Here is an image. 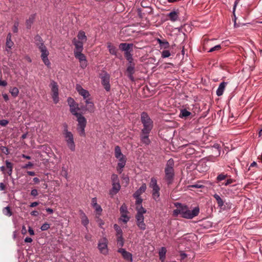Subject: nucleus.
I'll return each instance as SVG.
<instances>
[{
	"mask_svg": "<svg viewBox=\"0 0 262 262\" xmlns=\"http://www.w3.org/2000/svg\"><path fill=\"white\" fill-rule=\"evenodd\" d=\"M118 161L117 170L121 173L123 170V168L125 166L126 162V158L124 155L119 157V158H116Z\"/></svg>",
	"mask_w": 262,
	"mask_h": 262,
	"instance_id": "13",
	"label": "nucleus"
},
{
	"mask_svg": "<svg viewBox=\"0 0 262 262\" xmlns=\"http://www.w3.org/2000/svg\"><path fill=\"white\" fill-rule=\"evenodd\" d=\"M50 86L51 89L52 98L54 102L57 103L59 101L58 85L56 82L52 81L51 82Z\"/></svg>",
	"mask_w": 262,
	"mask_h": 262,
	"instance_id": "11",
	"label": "nucleus"
},
{
	"mask_svg": "<svg viewBox=\"0 0 262 262\" xmlns=\"http://www.w3.org/2000/svg\"><path fill=\"white\" fill-rule=\"evenodd\" d=\"M5 188V186L3 183H0V190H4Z\"/></svg>",
	"mask_w": 262,
	"mask_h": 262,
	"instance_id": "62",
	"label": "nucleus"
},
{
	"mask_svg": "<svg viewBox=\"0 0 262 262\" xmlns=\"http://www.w3.org/2000/svg\"><path fill=\"white\" fill-rule=\"evenodd\" d=\"M68 103L69 104V106H70L71 104H76V103L75 102L74 100L71 98H69L68 99Z\"/></svg>",
	"mask_w": 262,
	"mask_h": 262,
	"instance_id": "53",
	"label": "nucleus"
},
{
	"mask_svg": "<svg viewBox=\"0 0 262 262\" xmlns=\"http://www.w3.org/2000/svg\"><path fill=\"white\" fill-rule=\"evenodd\" d=\"M38 203L37 202H33L30 205V206L31 207H34L35 206H36L37 205H38Z\"/></svg>",
	"mask_w": 262,
	"mask_h": 262,
	"instance_id": "58",
	"label": "nucleus"
},
{
	"mask_svg": "<svg viewBox=\"0 0 262 262\" xmlns=\"http://www.w3.org/2000/svg\"><path fill=\"white\" fill-rule=\"evenodd\" d=\"M114 155H115V158H119V157H121L123 155L121 151V149L119 146H116L115 147Z\"/></svg>",
	"mask_w": 262,
	"mask_h": 262,
	"instance_id": "34",
	"label": "nucleus"
},
{
	"mask_svg": "<svg viewBox=\"0 0 262 262\" xmlns=\"http://www.w3.org/2000/svg\"><path fill=\"white\" fill-rule=\"evenodd\" d=\"M8 121H7V120H0V125L5 126L8 124Z\"/></svg>",
	"mask_w": 262,
	"mask_h": 262,
	"instance_id": "50",
	"label": "nucleus"
},
{
	"mask_svg": "<svg viewBox=\"0 0 262 262\" xmlns=\"http://www.w3.org/2000/svg\"><path fill=\"white\" fill-rule=\"evenodd\" d=\"M118 252L121 254L123 258L129 262L133 261V255L132 254L125 250V249L120 248L118 250Z\"/></svg>",
	"mask_w": 262,
	"mask_h": 262,
	"instance_id": "14",
	"label": "nucleus"
},
{
	"mask_svg": "<svg viewBox=\"0 0 262 262\" xmlns=\"http://www.w3.org/2000/svg\"><path fill=\"white\" fill-rule=\"evenodd\" d=\"M173 166V161L171 159L169 160L167 163L165 169V180L167 181L168 184L172 183L173 178L174 170Z\"/></svg>",
	"mask_w": 262,
	"mask_h": 262,
	"instance_id": "5",
	"label": "nucleus"
},
{
	"mask_svg": "<svg viewBox=\"0 0 262 262\" xmlns=\"http://www.w3.org/2000/svg\"><path fill=\"white\" fill-rule=\"evenodd\" d=\"M166 252V248H164V247L161 248V249H160V251L159 252V256H160V259L162 261L165 259Z\"/></svg>",
	"mask_w": 262,
	"mask_h": 262,
	"instance_id": "31",
	"label": "nucleus"
},
{
	"mask_svg": "<svg viewBox=\"0 0 262 262\" xmlns=\"http://www.w3.org/2000/svg\"><path fill=\"white\" fill-rule=\"evenodd\" d=\"M102 84L103 85L105 89L107 91H109L110 90V76L108 74H105L102 77Z\"/></svg>",
	"mask_w": 262,
	"mask_h": 262,
	"instance_id": "15",
	"label": "nucleus"
},
{
	"mask_svg": "<svg viewBox=\"0 0 262 262\" xmlns=\"http://www.w3.org/2000/svg\"><path fill=\"white\" fill-rule=\"evenodd\" d=\"M78 121L77 130L80 136L84 137L85 135V127L86 124V119L81 114L76 116Z\"/></svg>",
	"mask_w": 262,
	"mask_h": 262,
	"instance_id": "7",
	"label": "nucleus"
},
{
	"mask_svg": "<svg viewBox=\"0 0 262 262\" xmlns=\"http://www.w3.org/2000/svg\"><path fill=\"white\" fill-rule=\"evenodd\" d=\"M9 92L12 95V96L14 97H17L19 93V90L16 87L10 88L9 90Z\"/></svg>",
	"mask_w": 262,
	"mask_h": 262,
	"instance_id": "36",
	"label": "nucleus"
},
{
	"mask_svg": "<svg viewBox=\"0 0 262 262\" xmlns=\"http://www.w3.org/2000/svg\"><path fill=\"white\" fill-rule=\"evenodd\" d=\"M170 56V53L168 50H164L162 52V57L163 58L168 57Z\"/></svg>",
	"mask_w": 262,
	"mask_h": 262,
	"instance_id": "46",
	"label": "nucleus"
},
{
	"mask_svg": "<svg viewBox=\"0 0 262 262\" xmlns=\"http://www.w3.org/2000/svg\"><path fill=\"white\" fill-rule=\"evenodd\" d=\"M35 19V15H31L26 21L27 27L30 28L31 25L33 23Z\"/></svg>",
	"mask_w": 262,
	"mask_h": 262,
	"instance_id": "32",
	"label": "nucleus"
},
{
	"mask_svg": "<svg viewBox=\"0 0 262 262\" xmlns=\"http://www.w3.org/2000/svg\"><path fill=\"white\" fill-rule=\"evenodd\" d=\"M146 189V185L145 184H143L139 189L137 190L134 194V197H138L143 193Z\"/></svg>",
	"mask_w": 262,
	"mask_h": 262,
	"instance_id": "22",
	"label": "nucleus"
},
{
	"mask_svg": "<svg viewBox=\"0 0 262 262\" xmlns=\"http://www.w3.org/2000/svg\"><path fill=\"white\" fill-rule=\"evenodd\" d=\"M136 210L137 211L136 215L137 225L140 229L144 230L146 229V225L144 223L143 214L146 212V210L142 206H139Z\"/></svg>",
	"mask_w": 262,
	"mask_h": 262,
	"instance_id": "3",
	"label": "nucleus"
},
{
	"mask_svg": "<svg viewBox=\"0 0 262 262\" xmlns=\"http://www.w3.org/2000/svg\"><path fill=\"white\" fill-rule=\"evenodd\" d=\"M6 167L8 169L7 173L9 176H11L12 172L13 164L8 161H6Z\"/></svg>",
	"mask_w": 262,
	"mask_h": 262,
	"instance_id": "33",
	"label": "nucleus"
},
{
	"mask_svg": "<svg viewBox=\"0 0 262 262\" xmlns=\"http://www.w3.org/2000/svg\"><path fill=\"white\" fill-rule=\"evenodd\" d=\"M227 84V83L225 82H222V83H220L216 92V95L218 96H222L223 94L224 91L225 90Z\"/></svg>",
	"mask_w": 262,
	"mask_h": 262,
	"instance_id": "19",
	"label": "nucleus"
},
{
	"mask_svg": "<svg viewBox=\"0 0 262 262\" xmlns=\"http://www.w3.org/2000/svg\"><path fill=\"white\" fill-rule=\"evenodd\" d=\"M149 187H150L152 190V195L153 199L158 201L160 200V187L157 185V181L156 178H152L149 183Z\"/></svg>",
	"mask_w": 262,
	"mask_h": 262,
	"instance_id": "6",
	"label": "nucleus"
},
{
	"mask_svg": "<svg viewBox=\"0 0 262 262\" xmlns=\"http://www.w3.org/2000/svg\"><path fill=\"white\" fill-rule=\"evenodd\" d=\"M112 183L119 182L118 177L116 174H113L111 177Z\"/></svg>",
	"mask_w": 262,
	"mask_h": 262,
	"instance_id": "43",
	"label": "nucleus"
},
{
	"mask_svg": "<svg viewBox=\"0 0 262 262\" xmlns=\"http://www.w3.org/2000/svg\"><path fill=\"white\" fill-rule=\"evenodd\" d=\"M232 182H233L232 180H231V179H228V180L226 181V182L225 183V185L227 186V185H229V184H231Z\"/></svg>",
	"mask_w": 262,
	"mask_h": 262,
	"instance_id": "61",
	"label": "nucleus"
},
{
	"mask_svg": "<svg viewBox=\"0 0 262 262\" xmlns=\"http://www.w3.org/2000/svg\"><path fill=\"white\" fill-rule=\"evenodd\" d=\"M148 134H142L141 141L145 145H148L150 143V140L148 138Z\"/></svg>",
	"mask_w": 262,
	"mask_h": 262,
	"instance_id": "29",
	"label": "nucleus"
},
{
	"mask_svg": "<svg viewBox=\"0 0 262 262\" xmlns=\"http://www.w3.org/2000/svg\"><path fill=\"white\" fill-rule=\"evenodd\" d=\"M117 244L119 246L122 247L124 245V239L122 236H117Z\"/></svg>",
	"mask_w": 262,
	"mask_h": 262,
	"instance_id": "42",
	"label": "nucleus"
},
{
	"mask_svg": "<svg viewBox=\"0 0 262 262\" xmlns=\"http://www.w3.org/2000/svg\"><path fill=\"white\" fill-rule=\"evenodd\" d=\"M180 256H181V259H183L187 257V254L183 252H181Z\"/></svg>",
	"mask_w": 262,
	"mask_h": 262,
	"instance_id": "57",
	"label": "nucleus"
},
{
	"mask_svg": "<svg viewBox=\"0 0 262 262\" xmlns=\"http://www.w3.org/2000/svg\"><path fill=\"white\" fill-rule=\"evenodd\" d=\"M120 212L121 216L119 218V221L123 222L124 223H126L129 221L130 217L128 215L129 212L127 210V207L125 204H123L120 207Z\"/></svg>",
	"mask_w": 262,
	"mask_h": 262,
	"instance_id": "10",
	"label": "nucleus"
},
{
	"mask_svg": "<svg viewBox=\"0 0 262 262\" xmlns=\"http://www.w3.org/2000/svg\"><path fill=\"white\" fill-rule=\"evenodd\" d=\"M28 232H29V233H30V235H34V230L30 227H29Z\"/></svg>",
	"mask_w": 262,
	"mask_h": 262,
	"instance_id": "55",
	"label": "nucleus"
},
{
	"mask_svg": "<svg viewBox=\"0 0 262 262\" xmlns=\"http://www.w3.org/2000/svg\"><path fill=\"white\" fill-rule=\"evenodd\" d=\"M86 104V110L90 112H93L95 110L94 103L90 99H87L85 101Z\"/></svg>",
	"mask_w": 262,
	"mask_h": 262,
	"instance_id": "20",
	"label": "nucleus"
},
{
	"mask_svg": "<svg viewBox=\"0 0 262 262\" xmlns=\"http://www.w3.org/2000/svg\"><path fill=\"white\" fill-rule=\"evenodd\" d=\"M81 219L82 225L86 227L89 224V221L84 213H82Z\"/></svg>",
	"mask_w": 262,
	"mask_h": 262,
	"instance_id": "35",
	"label": "nucleus"
},
{
	"mask_svg": "<svg viewBox=\"0 0 262 262\" xmlns=\"http://www.w3.org/2000/svg\"><path fill=\"white\" fill-rule=\"evenodd\" d=\"M122 236V231L120 228L116 231V236Z\"/></svg>",
	"mask_w": 262,
	"mask_h": 262,
	"instance_id": "54",
	"label": "nucleus"
},
{
	"mask_svg": "<svg viewBox=\"0 0 262 262\" xmlns=\"http://www.w3.org/2000/svg\"><path fill=\"white\" fill-rule=\"evenodd\" d=\"M71 113L75 116L76 117L80 114L78 113V111L79 110L78 104H71L70 106Z\"/></svg>",
	"mask_w": 262,
	"mask_h": 262,
	"instance_id": "21",
	"label": "nucleus"
},
{
	"mask_svg": "<svg viewBox=\"0 0 262 262\" xmlns=\"http://www.w3.org/2000/svg\"><path fill=\"white\" fill-rule=\"evenodd\" d=\"M63 135L68 147L72 151H74L75 149V145L74 141V138L72 133L70 132H69L67 129H65Z\"/></svg>",
	"mask_w": 262,
	"mask_h": 262,
	"instance_id": "9",
	"label": "nucleus"
},
{
	"mask_svg": "<svg viewBox=\"0 0 262 262\" xmlns=\"http://www.w3.org/2000/svg\"><path fill=\"white\" fill-rule=\"evenodd\" d=\"M227 177V175H225L223 174H219L217 177V180L218 181H222L223 180H224Z\"/></svg>",
	"mask_w": 262,
	"mask_h": 262,
	"instance_id": "49",
	"label": "nucleus"
},
{
	"mask_svg": "<svg viewBox=\"0 0 262 262\" xmlns=\"http://www.w3.org/2000/svg\"><path fill=\"white\" fill-rule=\"evenodd\" d=\"M141 119L144 126L142 133L143 134H149L152 128V121L145 113H142Z\"/></svg>",
	"mask_w": 262,
	"mask_h": 262,
	"instance_id": "4",
	"label": "nucleus"
},
{
	"mask_svg": "<svg viewBox=\"0 0 262 262\" xmlns=\"http://www.w3.org/2000/svg\"><path fill=\"white\" fill-rule=\"evenodd\" d=\"M25 242L26 243H31L32 242V239L31 237H27L25 239Z\"/></svg>",
	"mask_w": 262,
	"mask_h": 262,
	"instance_id": "56",
	"label": "nucleus"
},
{
	"mask_svg": "<svg viewBox=\"0 0 262 262\" xmlns=\"http://www.w3.org/2000/svg\"><path fill=\"white\" fill-rule=\"evenodd\" d=\"M38 212L37 211H33L31 212V214L33 216H37L38 215Z\"/></svg>",
	"mask_w": 262,
	"mask_h": 262,
	"instance_id": "60",
	"label": "nucleus"
},
{
	"mask_svg": "<svg viewBox=\"0 0 262 262\" xmlns=\"http://www.w3.org/2000/svg\"><path fill=\"white\" fill-rule=\"evenodd\" d=\"M50 227V225L47 223H44L40 227L42 231H46Z\"/></svg>",
	"mask_w": 262,
	"mask_h": 262,
	"instance_id": "45",
	"label": "nucleus"
},
{
	"mask_svg": "<svg viewBox=\"0 0 262 262\" xmlns=\"http://www.w3.org/2000/svg\"><path fill=\"white\" fill-rule=\"evenodd\" d=\"M221 48V47L220 45H216L215 46H214V47L213 48H211L209 50V52H214L215 51H217V50H219Z\"/></svg>",
	"mask_w": 262,
	"mask_h": 262,
	"instance_id": "47",
	"label": "nucleus"
},
{
	"mask_svg": "<svg viewBox=\"0 0 262 262\" xmlns=\"http://www.w3.org/2000/svg\"><path fill=\"white\" fill-rule=\"evenodd\" d=\"M73 42L75 46V49L74 52H82L83 50V43L82 41H78L77 39L74 38L73 40Z\"/></svg>",
	"mask_w": 262,
	"mask_h": 262,
	"instance_id": "17",
	"label": "nucleus"
},
{
	"mask_svg": "<svg viewBox=\"0 0 262 262\" xmlns=\"http://www.w3.org/2000/svg\"><path fill=\"white\" fill-rule=\"evenodd\" d=\"M108 240L105 237L100 238L98 243V249L100 253L103 255H107L108 253Z\"/></svg>",
	"mask_w": 262,
	"mask_h": 262,
	"instance_id": "8",
	"label": "nucleus"
},
{
	"mask_svg": "<svg viewBox=\"0 0 262 262\" xmlns=\"http://www.w3.org/2000/svg\"><path fill=\"white\" fill-rule=\"evenodd\" d=\"M76 89L80 95L83 97L84 99H87L90 94L88 91L83 89L82 86L79 84H77L76 86Z\"/></svg>",
	"mask_w": 262,
	"mask_h": 262,
	"instance_id": "16",
	"label": "nucleus"
},
{
	"mask_svg": "<svg viewBox=\"0 0 262 262\" xmlns=\"http://www.w3.org/2000/svg\"><path fill=\"white\" fill-rule=\"evenodd\" d=\"M3 213L5 215L10 216L12 215V213L10 210V208L9 207L7 206L6 207H5L3 209Z\"/></svg>",
	"mask_w": 262,
	"mask_h": 262,
	"instance_id": "40",
	"label": "nucleus"
},
{
	"mask_svg": "<svg viewBox=\"0 0 262 262\" xmlns=\"http://www.w3.org/2000/svg\"><path fill=\"white\" fill-rule=\"evenodd\" d=\"M31 194L33 196H37L38 195V191L36 189H34L31 190Z\"/></svg>",
	"mask_w": 262,
	"mask_h": 262,
	"instance_id": "52",
	"label": "nucleus"
},
{
	"mask_svg": "<svg viewBox=\"0 0 262 262\" xmlns=\"http://www.w3.org/2000/svg\"><path fill=\"white\" fill-rule=\"evenodd\" d=\"M214 198L215 199L217 204L220 207H222L224 205V202L221 197L217 194L214 195Z\"/></svg>",
	"mask_w": 262,
	"mask_h": 262,
	"instance_id": "39",
	"label": "nucleus"
},
{
	"mask_svg": "<svg viewBox=\"0 0 262 262\" xmlns=\"http://www.w3.org/2000/svg\"><path fill=\"white\" fill-rule=\"evenodd\" d=\"M61 174L63 176L67 179H68V170L67 168L62 166L61 170Z\"/></svg>",
	"mask_w": 262,
	"mask_h": 262,
	"instance_id": "41",
	"label": "nucleus"
},
{
	"mask_svg": "<svg viewBox=\"0 0 262 262\" xmlns=\"http://www.w3.org/2000/svg\"><path fill=\"white\" fill-rule=\"evenodd\" d=\"M92 205L98 213H100L102 211V210L101 207L97 203L96 198H94L92 199Z\"/></svg>",
	"mask_w": 262,
	"mask_h": 262,
	"instance_id": "23",
	"label": "nucleus"
},
{
	"mask_svg": "<svg viewBox=\"0 0 262 262\" xmlns=\"http://www.w3.org/2000/svg\"><path fill=\"white\" fill-rule=\"evenodd\" d=\"M179 11H172L167 15L169 19L171 21H176L178 20L179 18Z\"/></svg>",
	"mask_w": 262,
	"mask_h": 262,
	"instance_id": "18",
	"label": "nucleus"
},
{
	"mask_svg": "<svg viewBox=\"0 0 262 262\" xmlns=\"http://www.w3.org/2000/svg\"><path fill=\"white\" fill-rule=\"evenodd\" d=\"M113 187L111 191V194H116L120 189L119 182L112 183Z\"/></svg>",
	"mask_w": 262,
	"mask_h": 262,
	"instance_id": "25",
	"label": "nucleus"
},
{
	"mask_svg": "<svg viewBox=\"0 0 262 262\" xmlns=\"http://www.w3.org/2000/svg\"><path fill=\"white\" fill-rule=\"evenodd\" d=\"M18 23L17 22H15L14 24V26L13 28V31L14 33L17 32L18 31Z\"/></svg>",
	"mask_w": 262,
	"mask_h": 262,
	"instance_id": "51",
	"label": "nucleus"
},
{
	"mask_svg": "<svg viewBox=\"0 0 262 262\" xmlns=\"http://www.w3.org/2000/svg\"><path fill=\"white\" fill-rule=\"evenodd\" d=\"M85 238L88 241H90L91 239L92 236L90 234H88L85 236Z\"/></svg>",
	"mask_w": 262,
	"mask_h": 262,
	"instance_id": "64",
	"label": "nucleus"
},
{
	"mask_svg": "<svg viewBox=\"0 0 262 262\" xmlns=\"http://www.w3.org/2000/svg\"><path fill=\"white\" fill-rule=\"evenodd\" d=\"M157 41L161 47L164 48L165 49H167L169 47V44L168 41L165 40H161L160 39H158Z\"/></svg>",
	"mask_w": 262,
	"mask_h": 262,
	"instance_id": "30",
	"label": "nucleus"
},
{
	"mask_svg": "<svg viewBox=\"0 0 262 262\" xmlns=\"http://www.w3.org/2000/svg\"><path fill=\"white\" fill-rule=\"evenodd\" d=\"M133 44L131 43H121L119 45V48L122 50L126 52L129 51V49L133 47Z\"/></svg>",
	"mask_w": 262,
	"mask_h": 262,
	"instance_id": "24",
	"label": "nucleus"
},
{
	"mask_svg": "<svg viewBox=\"0 0 262 262\" xmlns=\"http://www.w3.org/2000/svg\"><path fill=\"white\" fill-rule=\"evenodd\" d=\"M3 97L4 98V99L6 100V101H7L9 100V97L8 96L7 94H4L3 95Z\"/></svg>",
	"mask_w": 262,
	"mask_h": 262,
	"instance_id": "63",
	"label": "nucleus"
},
{
	"mask_svg": "<svg viewBox=\"0 0 262 262\" xmlns=\"http://www.w3.org/2000/svg\"><path fill=\"white\" fill-rule=\"evenodd\" d=\"M191 114V113L187 110L184 109L181 111L180 117L181 118L183 117H187L190 116Z\"/></svg>",
	"mask_w": 262,
	"mask_h": 262,
	"instance_id": "38",
	"label": "nucleus"
},
{
	"mask_svg": "<svg viewBox=\"0 0 262 262\" xmlns=\"http://www.w3.org/2000/svg\"><path fill=\"white\" fill-rule=\"evenodd\" d=\"M125 56L128 61L132 60V56L129 51L125 52Z\"/></svg>",
	"mask_w": 262,
	"mask_h": 262,
	"instance_id": "48",
	"label": "nucleus"
},
{
	"mask_svg": "<svg viewBox=\"0 0 262 262\" xmlns=\"http://www.w3.org/2000/svg\"><path fill=\"white\" fill-rule=\"evenodd\" d=\"M27 232V230L26 228V227L25 226H23L22 227V230H21V233L23 234H25Z\"/></svg>",
	"mask_w": 262,
	"mask_h": 262,
	"instance_id": "59",
	"label": "nucleus"
},
{
	"mask_svg": "<svg viewBox=\"0 0 262 262\" xmlns=\"http://www.w3.org/2000/svg\"><path fill=\"white\" fill-rule=\"evenodd\" d=\"M35 44L39 49L41 53V58L44 64L48 67L50 66L51 63L48 59L49 52L46 47L45 46L41 38L39 36H36L35 37Z\"/></svg>",
	"mask_w": 262,
	"mask_h": 262,
	"instance_id": "2",
	"label": "nucleus"
},
{
	"mask_svg": "<svg viewBox=\"0 0 262 262\" xmlns=\"http://www.w3.org/2000/svg\"><path fill=\"white\" fill-rule=\"evenodd\" d=\"M78 40L85 42L86 41V36L85 35V33L83 31H80L77 35Z\"/></svg>",
	"mask_w": 262,
	"mask_h": 262,
	"instance_id": "27",
	"label": "nucleus"
},
{
	"mask_svg": "<svg viewBox=\"0 0 262 262\" xmlns=\"http://www.w3.org/2000/svg\"><path fill=\"white\" fill-rule=\"evenodd\" d=\"M81 52H74V55L75 57L79 60L81 67L83 69L87 66V61L85 55Z\"/></svg>",
	"mask_w": 262,
	"mask_h": 262,
	"instance_id": "12",
	"label": "nucleus"
},
{
	"mask_svg": "<svg viewBox=\"0 0 262 262\" xmlns=\"http://www.w3.org/2000/svg\"><path fill=\"white\" fill-rule=\"evenodd\" d=\"M177 209L173 211V214L177 216L181 214L182 217L185 219H192L198 215L200 209L198 207H195L192 210H190L186 206H184L179 203L175 204Z\"/></svg>",
	"mask_w": 262,
	"mask_h": 262,
	"instance_id": "1",
	"label": "nucleus"
},
{
	"mask_svg": "<svg viewBox=\"0 0 262 262\" xmlns=\"http://www.w3.org/2000/svg\"><path fill=\"white\" fill-rule=\"evenodd\" d=\"M135 70H134V67L132 65L129 66L127 68V72L128 73V75L129 78L133 80V75L134 73Z\"/></svg>",
	"mask_w": 262,
	"mask_h": 262,
	"instance_id": "28",
	"label": "nucleus"
},
{
	"mask_svg": "<svg viewBox=\"0 0 262 262\" xmlns=\"http://www.w3.org/2000/svg\"><path fill=\"white\" fill-rule=\"evenodd\" d=\"M11 37L10 34H9L7 37L6 46L9 49H11L13 45V42L12 41Z\"/></svg>",
	"mask_w": 262,
	"mask_h": 262,
	"instance_id": "37",
	"label": "nucleus"
},
{
	"mask_svg": "<svg viewBox=\"0 0 262 262\" xmlns=\"http://www.w3.org/2000/svg\"><path fill=\"white\" fill-rule=\"evenodd\" d=\"M107 47L108 49L109 52L111 54L114 55H117V49L111 42L107 43Z\"/></svg>",
	"mask_w": 262,
	"mask_h": 262,
	"instance_id": "26",
	"label": "nucleus"
},
{
	"mask_svg": "<svg viewBox=\"0 0 262 262\" xmlns=\"http://www.w3.org/2000/svg\"><path fill=\"white\" fill-rule=\"evenodd\" d=\"M136 198V209H137V207L139 206H142L141 205V203H142V199L140 198L139 196L138 197H135Z\"/></svg>",
	"mask_w": 262,
	"mask_h": 262,
	"instance_id": "44",
	"label": "nucleus"
}]
</instances>
